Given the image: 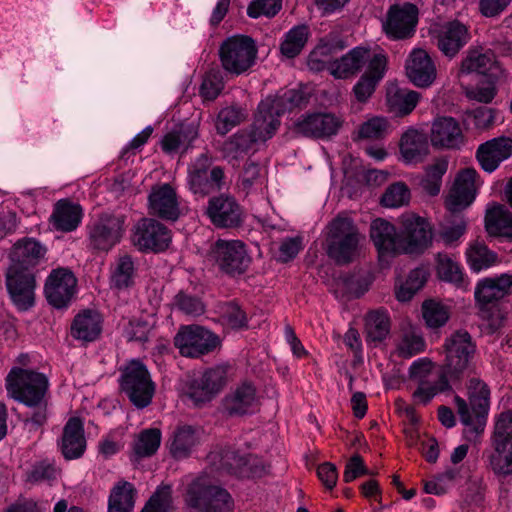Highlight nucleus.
Returning a JSON list of instances; mask_svg holds the SVG:
<instances>
[{"label":"nucleus","mask_w":512,"mask_h":512,"mask_svg":"<svg viewBox=\"0 0 512 512\" xmlns=\"http://www.w3.org/2000/svg\"><path fill=\"white\" fill-rule=\"evenodd\" d=\"M5 284L12 303L20 311L30 309L35 303V272L8 267Z\"/></svg>","instance_id":"f3484780"},{"label":"nucleus","mask_w":512,"mask_h":512,"mask_svg":"<svg viewBox=\"0 0 512 512\" xmlns=\"http://www.w3.org/2000/svg\"><path fill=\"white\" fill-rule=\"evenodd\" d=\"M425 348L424 339L421 336L413 333H407L403 336L401 342L398 345V354L403 358H410Z\"/></svg>","instance_id":"69168bd1"},{"label":"nucleus","mask_w":512,"mask_h":512,"mask_svg":"<svg viewBox=\"0 0 512 512\" xmlns=\"http://www.w3.org/2000/svg\"><path fill=\"white\" fill-rule=\"evenodd\" d=\"M244 453L232 447L223 449L219 454L220 468L228 473L237 476V474H247V470L240 468Z\"/></svg>","instance_id":"052dcab7"},{"label":"nucleus","mask_w":512,"mask_h":512,"mask_svg":"<svg viewBox=\"0 0 512 512\" xmlns=\"http://www.w3.org/2000/svg\"><path fill=\"white\" fill-rule=\"evenodd\" d=\"M46 248L33 238H23L12 248L9 267L35 272L36 266L44 259Z\"/></svg>","instance_id":"a878e982"},{"label":"nucleus","mask_w":512,"mask_h":512,"mask_svg":"<svg viewBox=\"0 0 512 512\" xmlns=\"http://www.w3.org/2000/svg\"><path fill=\"white\" fill-rule=\"evenodd\" d=\"M102 320L98 312L94 310H84L78 313L70 328L71 336L82 342H93L101 334Z\"/></svg>","instance_id":"c9c22d12"},{"label":"nucleus","mask_w":512,"mask_h":512,"mask_svg":"<svg viewBox=\"0 0 512 512\" xmlns=\"http://www.w3.org/2000/svg\"><path fill=\"white\" fill-rule=\"evenodd\" d=\"M174 345L184 357L198 358L213 352L220 338L199 325L181 326L174 337Z\"/></svg>","instance_id":"9b49d317"},{"label":"nucleus","mask_w":512,"mask_h":512,"mask_svg":"<svg viewBox=\"0 0 512 512\" xmlns=\"http://www.w3.org/2000/svg\"><path fill=\"white\" fill-rule=\"evenodd\" d=\"M409 79L418 87L430 86L436 78V67L428 52L414 49L406 66Z\"/></svg>","instance_id":"2f4dec72"},{"label":"nucleus","mask_w":512,"mask_h":512,"mask_svg":"<svg viewBox=\"0 0 512 512\" xmlns=\"http://www.w3.org/2000/svg\"><path fill=\"white\" fill-rule=\"evenodd\" d=\"M389 111L396 116H406L417 106L420 94L416 91L398 86H390L386 94Z\"/></svg>","instance_id":"ea45409f"},{"label":"nucleus","mask_w":512,"mask_h":512,"mask_svg":"<svg viewBox=\"0 0 512 512\" xmlns=\"http://www.w3.org/2000/svg\"><path fill=\"white\" fill-rule=\"evenodd\" d=\"M137 267L132 256L120 255L110 269V287L118 291H126L136 283Z\"/></svg>","instance_id":"58836bf2"},{"label":"nucleus","mask_w":512,"mask_h":512,"mask_svg":"<svg viewBox=\"0 0 512 512\" xmlns=\"http://www.w3.org/2000/svg\"><path fill=\"white\" fill-rule=\"evenodd\" d=\"M400 153L405 164L422 162L429 154L427 135L417 129L410 128L400 139Z\"/></svg>","instance_id":"72a5a7b5"},{"label":"nucleus","mask_w":512,"mask_h":512,"mask_svg":"<svg viewBox=\"0 0 512 512\" xmlns=\"http://www.w3.org/2000/svg\"><path fill=\"white\" fill-rule=\"evenodd\" d=\"M77 279L71 270L57 268L47 277L44 293L50 305L57 309L67 307L76 293Z\"/></svg>","instance_id":"a211bd4d"},{"label":"nucleus","mask_w":512,"mask_h":512,"mask_svg":"<svg viewBox=\"0 0 512 512\" xmlns=\"http://www.w3.org/2000/svg\"><path fill=\"white\" fill-rule=\"evenodd\" d=\"M277 131V123L269 120L260 113L257 108L252 128L250 131L241 130L234 134L226 143L225 151L232 154L234 158L254 149L259 142L270 139Z\"/></svg>","instance_id":"ddd939ff"},{"label":"nucleus","mask_w":512,"mask_h":512,"mask_svg":"<svg viewBox=\"0 0 512 512\" xmlns=\"http://www.w3.org/2000/svg\"><path fill=\"white\" fill-rule=\"evenodd\" d=\"M388 129V120L385 117L375 116L360 126L359 137L364 139H380L387 134Z\"/></svg>","instance_id":"bf43d9fd"},{"label":"nucleus","mask_w":512,"mask_h":512,"mask_svg":"<svg viewBox=\"0 0 512 512\" xmlns=\"http://www.w3.org/2000/svg\"><path fill=\"white\" fill-rule=\"evenodd\" d=\"M363 239L358 227L348 217H336L329 224L327 255L338 265L353 262L360 254Z\"/></svg>","instance_id":"20e7f679"},{"label":"nucleus","mask_w":512,"mask_h":512,"mask_svg":"<svg viewBox=\"0 0 512 512\" xmlns=\"http://www.w3.org/2000/svg\"><path fill=\"white\" fill-rule=\"evenodd\" d=\"M369 59V48L358 46L351 49L340 59L329 63V70L336 78H348L358 73Z\"/></svg>","instance_id":"e433bc0d"},{"label":"nucleus","mask_w":512,"mask_h":512,"mask_svg":"<svg viewBox=\"0 0 512 512\" xmlns=\"http://www.w3.org/2000/svg\"><path fill=\"white\" fill-rule=\"evenodd\" d=\"M432 243V230L429 223L419 216L403 219V231L400 239L401 252L420 254Z\"/></svg>","instance_id":"aec40b11"},{"label":"nucleus","mask_w":512,"mask_h":512,"mask_svg":"<svg viewBox=\"0 0 512 512\" xmlns=\"http://www.w3.org/2000/svg\"><path fill=\"white\" fill-rule=\"evenodd\" d=\"M443 374L451 382H459L470 370L476 354V344L465 330L453 332L444 342Z\"/></svg>","instance_id":"39448f33"},{"label":"nucleus","mask_w":512,"mask_h":512,"mask_svg":"<svg viewBox=\"0 0 512 512\" xmlns=\"http://www.w3.org/2000/svg\"><path fill=\"white\" fill-rule=\"evenodd\" d=\"M390 331V320L386 310H375L367 314V337L374 342H380L386 338Z\"/></svg>","instance_id":"603ef678"},{"label":"nucleus","mask_w":512,"mask_h":512,"mask_svg":"<svg viewBox=\"0 0 512 512\" xmlns=\"http://www.w3.org/2000/svg\"><path fill=\"white\" fill-rule=\"evenodd\" d=\"M422 312L426 324L432 328H439L445 325L449 319L447 309L433 300L425 301L423 303Z\"/></svg>","instance_id":"13d9d810"},{"label":"nucleus","mask_w":512,"mask_h":512,"mask_svg":"<svg viewBox=\"0 0 512 512\" xmlns=\"http://www.w3.org/2000/svg\"><path fill=\"white\" fill-rule=\"evenodd\" d=\"M150 332L149 324L140 319L130 320L125 328V336L128 341L146 342Z\"/></svg>","instance_id":"774afa93"},{"label":"nucleus","mask_w":512,"mask_h":512,"mask_svg":"<svg viewBox=\"0 0 512 512\" xmlns=\"http://www.w3.org/2000/svg\"><path fill=\"white\" fill-rule=\"evenodd\" d=\"M341 126V121L331 113H314L297 121L298 133L313 138H325L335 135Z\"/></svg>","instance_id":"c756f323"},{"label":"nucleus","mask_w":512,"mask_h":512,"mask_svg":"<svg viewBox=\"0 0 512 512\" xmlns=\"http://www.w3.org/2000/svg\"><path fill=\"white\" fill-rule=\"evenodd\" d=\"M137 491L128 481H118L111 489L108 499V512H132Z\"/></svg>","instance_id":"37998d69"},{"label":"nucleus","mask_w":512,"mask_h":512,"mask_svg":"<svg viewBox=\"0 0 512 512\" xmlns=\"http://www.w3.org/2000/svg\"><path fill=\"white\" fill-rule=\"evenodd\" d=\"M205 214L219 229H236L243 225L245 213L242 206L231 195L220 194L208 200Z\"/></svg>","instance_id":"dca6fc26"},{"label":"nucleus","mask_w":512,"mask_h":512,"mask_svg":"<svg viewBox=\"0 0 512 512\" xmlns=\"http://www.w3.org/2000/svg\"><path fill=\"white\" fill-rule=\"evenodd\" d=\"M162 433L158 428H148L136 435L132 450L137 458H147L154 455L160 447Z\"/></svg>","instance_id":"8fccbe9b"},{"label":"nucleus","mask_w":512,"mask_h":512,"mask_svg":"<svg viewBox=\"0 0 512 512\" xmlns=\"http://www.w3.org/2000/svg\"><path fill=\"white\" fill-rule=\"evenodd\" d=\"M189 512H233L234 501L224 488L215 485L207 475L194 478L183 494Z\"/></svg>","instance_id":"7ed1b4c3"},{"label":"nucleus","mask_w":512,"mask_h":512,"mask_svg":"<svg viewBox=\"0 0 512 512\" xmlns=\"http://www.w3.org/2000/svg\"><path fill=\"white\" fill-rule=\"evenodd\" d=\"M370 238L377 249L380 262L388 263L390 258L401 253L400 240L394 225L382 218L372 221Z\"/></svg>","instance_id":"412c9836"},{"label":"nucleus","mask_w":512,"mask_h":512,"mask_svg":"<svg viewBox=\"0 0 512 512\" xmlns=\"http://www.w3.org/2000/svg\"><path fill=\"white\" fill-rule=\"evenodd\" d=\"M175 305L180 311L188 316H200L205 311V306L198 297L188 295L183 292H180L175 296Z\"/></svg>","instance_id":"e2e57ef3"},{"label":"nucleus","mask_w":512,"mask_h":512,"mask_svg":"<svg viewBox=\"0 0 512 512\" xmlns=\"http://www.w3.org/2000/svg\"><path fill=\"white\" fill-rule=\"evenodd\" d=\"M59 449L66 460L80 458L86 450L84 425L79 417H71L63 427Z\"/></svg>","instance_id":"c85d7f7f"},{"label":"nucleus","mask_w":512,"mask_h":512,"mask_svg":"<svg viewBox=\"0 0 512 512\" xmlns=\"http://www.w3.org/2000/svg\"><path fill=\"white\" fill-rule=\"evenodd\" d=\"M476 175V171L470 168L459 172L446 199V207L450 212H458L473 202L476 194Z\"/></svg>","instance_id":"393cba45"},{"label":"nucleus","mask_w":512,"mask_h":512,"mask_svg":"<svg viewBox=\"0 0 512 512\" xmlns=\"http://www.w3.org/2000/svg\"><path fill=\"white\" fill-rule=\"evenodd\" d=\"M430 141L434 148L459 149L464 142V136L454 118L439 117L432 123Z\"/></svg>","instance_id":"cd10ccee"},{"label":"nucleus","mask_w":512,"mask_h":512,"mask_svg":"<svg viewBox=\"0 0 512 512\" xmlns=\"http://www.w3.org/2000/svg\"><path fill=\"white\" fill-rule=\"evenodd\" d=\"M149 213L162 220L175 222L180 205L175 190L167 183L152 188L148 197Z\"/></svg>","instance_id":"4be33fe9"},{"label":"nucleus","mask_w":512,"mask_h":512,"mask_svg":"<svg viewBox=\"0 0 512 512\" xmlns=\"http://www.w3.org/2000/svg\"><path fill=\"white\" fill-rule=\"evenodd\" d=\"M257 390L251 382H243L223 399V409L229 416H244L258 410Z\"/></svg>","instance_id":"b1692460"},{"label":"nucleus","mask_w":512,"mask_h":512,"mask_svg":"<svg viewBox=\"0 0 512 512\" xmlns=\"http://www.w3.org/2000/svg\"><path fill=\"white\" fill-rule=\"evenodd\" d=\"M245 119L244 111L235 106L221 109L216 120V130L219 134L225 135L232 128L239 125Z\"/></svg>","instance_id":"5fc2aeb1"},{"label":"nucleus","mask_w":512,"mask_h":512,"mask_svg":"<svg viewBox=\"0 0 512 512\" xmlns=\"http://www.w3.org/2000/svg\"><path fill=\"white\" fill-rule=\"evenodd\" d=\"M450 379L443 373L439 376L436 384H427L425 381L420 382L419 387L413 392L415 402L426 405L438 393L444 392L450 388Z\"/></svg>","instance_id":"6e6d98bb"},{"label":"nucleus","mask_w":512,"mask_h":512,"mask_svg":"<svg viewBox=\"0 0 512 512\" xmlns=\"http://www.w3.org/2000/svg\"><path fill=\"white\" fill-rule=\"evenodd\" d=\"M410 191L408 187L402 183L397 182L390 185L381 198V204L389 208H397L409 202Z\"/></svg>","instance_id":"4d7b16f0"},{"label":"nucleus","mask_w":512,"mask_h":512,"mask_svg":"<svg viewBox=\"0 0 512 512\" xmlns=\"http://www.w3.org/2000/svg\"><path fill=\"white\" fill-rule=\"evenodd\" d=\"M56 474V469L52 464L41 461L34 464L26 473V481L30 483L51 481L56 478Z\"/></svg>","instance_id":"338daca9"},{"label":"nucleus","mask_w":512,"mask_h":512,"mask_svg":"<svg viewBox=\"0 0 512 512\" xmlns=\"http://www.w3.org/2000/svg\"><path fill=\"white\" fill-rule=\"evenodd\" d=\"M512 155V139L499 137L481 144L476 152L477 160L486 172H493L499 164Z\"/></svg>","instance_id":"7c9ffc66"},{"label":"nucleus","mask_w":512,"mask_h":512,"mask_svg":"<svg viewBox=\"0 0 512 512\" xmlns=\"http://www.w3.org/2000/svg\"><path fill=\"white\" fill-rule=\"evenodd\" d=\"M469 404L460 396L454 402L461 423L465 426L463 435L469 442L476 443L483 434L490 408V389L478 377H471L467 383Z\"/></svg>","instance_id":"f03ea898"},{"label":"nucleus","mask_w":512,"mask_h":512,"mask_svg":"<svg viewBox=\"0 0 512 512\" xmlns=\"http://www.w3.org/2000/svg\"><path fill=\"white\" fill-rule=\"evenodd\" d=\"M126 216L102 213L88 226V248L94 252H109L120 243L125 233Z\"/></svg>","instance_id":"9d476101"},{"label":"nucleus","mask_w":512,"mask_h":512,"mask_svg":"<svg viewBox=\"0 0 512 512\" xmlns=\"http://www.w3.org/2000/svg\"><path fill=\"white\" fill-rule=\"evenodd\" d=\"M429 273L424 267H417L410 271L406 281L396 292V297L401 302L409 301L426 283Z\"/></svg>","instance_id":"864d4df0"},{"label":"nucleus","mask_w":512,"mask_h":512,"mask_svg":"<svg viewBox=\"0 0 512 512\" xmlns=\"http://www.w3.org/2000/svg\"><path fill=\"white\" fill-rule=\"evenodd\" d=\"M512 275L503 273L496 277H486L478 281L475 287V300L481 309L489 304L497 303L510 292Z\"/></svg>","instance_id":"bb28decb"},{"label":"nucleus","mask_w":512,"mask_h":512,"mask_svg":"<svg viewBox=\"0 0 512 512\" xmlns=\"http://www.w3.org/2000/svg\"><path fill=\"white\" fill-rule=\"evenodd\" d=\"M81 219V206L67 199H61L54 205L53 213L50 216V223L57 231L71 232L79 226Z\"/></svg>","instance_id":"4c0bfd02"},{"label":"nucleus","mask_w":512,"mask_h":512,"mask_svg":"<svg viewBox=\"0 0 512 512\" xmlns=\"http://www.w3.org/2000/svg\"><path fill=\"white\" fill-rule=\"evenodd\" d=\"M132 244L141 252H162L171 242V232L154 218H141L131 235Z\"/></svg>","instance_id":"4468645a"},{"label":"nucleus","mask_w":512,"mask_h":512,"mask_svg":"<svg viewBox=\"0 0 512 512\" xmlns=\"http://www.w3.org/2000/svg\"><path fill=\"white\" fill-rule=\"evenodd\" d=\"M419 9L415 4L403 2L391 5L383 22V30L393 40L411 38L418 24Z\"/></svg>","instance_id":"2eb2a0df"},{"label":"nucleus","mask_w":512,"mask_h":512,"mask_svg":"<svg viewBox=\"0 0 512 512\" xmlns=\"http://www.w3.org/2000/svg\"><path fill=\"white\" fill-rule=\"evenodd\" d=\"M227 371L223 366L206 370L201 376L190 381L187 395L196 406L209 402L225 386Z\"/></svg>","instance_id":"6ab92c4d"},{"label":"nucleus","mask_w":512,"mask_h":512,"mask_svg":"<svg viewBox=\"0 0 512 512\" xmlns=\"http://www.w3.org/2000/svg\"><path fill=\"white\" fill-rule=\"evenodd\" d=\"M198 444L197 430L190 425H178L167 441L169 452L176 460L189 457Z\"/></svg>","instance_id":"f704fd0d"},{"label":"nucleus","mask_w":512,"mask_h":512,"mask_svg":"<svg viewBox=\"0 0 512 512\" xmlns=\"http://www.w3.org/2000/svg\"><path fill=\"white\" fill-rule=\"evenodd\" d=\"M309 37L307 25H297L285 33L280 43V52L288 59L298 56L305 47Z\"/></svg>","instance_id":"de8ad7c7"},{"label":"nucleus","mask_w":512,"mask_h":512,"mask_svg":"<svg viewBox=\"0 0 512 512\" xmlns=\"http://www.w3.org/2000/svg\"><path fill=\"white\" fill-rule=\"evenodd\" d=\"M224 178L220 166L212 167V157L208 153H202L188 168L190 190L201 196L220 191L224 186Z\"/></svg>","instance_id":"f8f14e48"},{"label":"nucleus","mask_w":512,"mask_h":512,"mask_svg":"<svg viewBox=\"0 0 512 512\" xmlns=\"http://www.w3.org/2000/svg\"><path fill=\"white\" fill-rule=\"evenodd\" d=\"M436 269L439 278L453 283L459 288L466 287V281L460 265L447 253H438L436 256Z\"/></svg>","instance_id":"3c124183"},{"label":"nucleus","mask_w":512,"mask_h":512,"mask_svg":"<svg viewBox=\"0 0 512 512\" xmlns=\"http://www.w3.org/2000/svg\"><path fill=\"white\" fill-rule=\"evenodd\" d=\"M6 390L11 398L33 409L25 420L30 431L38 430L47 422L49 380L45 374L13 367L6 377Z\"/></svg>","instance_id":"f257e3e1"},{"label":"nucleus","mask_w":512,"mask_h":512,"mask_svg":"<svg viewBox=\"0 0 512 512\" xmlns=\"http://www.w3.org/2000/svg\"><path fill=\"white\" fill-rule=\"evenodd\" d=\"M281 8L282 0H254L249 4L247 14L254 19L262 15L274 17Z\"/></svg>","instance_id":"680f3d73"},{"label":"nucleus","mask_w":512,"mask_h":512,"mask_svg":"<svg viewBox=\"0 0 512 512\" xmlns=\"http://www.w3.org/2000/svg\"><path fill=\"white\" fill-rule=\"evenodd\" d=\"M172 502V488L170 485H161L152 494L145 507L154 512H167Z\"/></svg>","instance_id":"0e129e2a"},{"label":"nucleus","mask_w":512,"mask_h":512,"mask_svg":"<svg viewBox=\"0 0 512 512\" xmlns=\"http://www.w3.org/2000/svg\"><path fill=\"white\" fill-rule=\"evenodd\" d=\"M437 47L452 59L467 44L470 36L467 27L459 21L447 23L437 35Z\"/></svg>","instance_id":"473e14b6"},{"label":"nucleus","mask_w":512,"mask_h":512,"mask_svg":"<svg viewBox=\"0 0 512 512\" xmlns=\"http://www.w3.org/2000/svg\"><path fill=\"white\" fill-rule=\"evenodd\" d=\"M307 102L303 91L290 89L275 96H268L262 100L258 109L269 122L273 120L277 123V129L280 126L279 117L286 111H290L296 107H300Z\"/></svg>","instance_id":"5701e85b"},{"label":"nucleus","mask_w":512,"mask_h":512,"mask_svg":"<svg viewBox=\"0 0 512 512\" xmlns=\"http://www.w3.org/2000/svg\"><path fill=\"white\" fill-rule=\"evenodd\" d=\"M197 137L198 130L194 125H181L164 135L160 145L166 154H173L181 148L187 150Z\"/></svg>","instance_id":"c03bdc74"},{"label":"nucleus","mask_w":512,"mask_h":512,"mask_svg":"<svg viewBox=\"0 0 512 512\" xmlns=\"http://www.w3.org/2000/svg\"><path fill=\"white\" fill-rule=\"evenodd\" d=\"M449 166V159L446 156L435 158L431 164L425 167V174L420 185L430 196H436L440 193L443 176L446 174Z\"/></svg>","instance_id":"a18cd8bd"},{"label":"nucleus","mask_w":512,"mask_h":512,"mask_svg":"<svg viewBox=\"0 0 512 512\" xmlns=\"http://www.w3.org/2000/svg\"><path fill=\"white\" fill-rule=\"evenodd\" d=\"M466 230L467 221L464 216L451 212L439 225L437 241H441L447 247H456Z\"/></svg>","instance_id":"79ce46f5"},{"label":"nucleus","mask_w":512,"mask_h":512,"mask_svg":"<svg viewBox=\"0 0 512 512\" xmlns=\"http://www.w3.org/2000/svg\"><path fill=\"white\" fill-rule=\"evenodd\" d=\"M208 260L230 277L244 274L251 263L247 246L241 240L218 239L210 247Z\"/></svg>","instance_id":"6e6552de"},{"label":"nucleus","mask_w":512,"mask_h":512,"mask_svg":"<svg viewBox=\"0 0 512 512\" xmlns=\"http://www.w3.org/2000/svg\"><path fill=\"white\" fill-rule=\"evenodd\" d=\"M258 48L253 38L234 35L225 39L219 47L222 68L231 75L247 72L256 62Z\"/></svg>","instance_id":"0eeeda50"},{"label":"nucleus","mask_w":512,"mask_h":512,"mask_svg":"<svg viewBox=\"0 0 512 512\" xmlns=\"http://www.w3.org/2000/svg\"><path fill=\"white\" fill-rule=\"evenodd\" d=\"M467 263L473 272L486 270L497 263L498 256L486 244L475 241L466 250Z\"/></svg>","instance_id":"49530a36"},{"label":"nucleus","mask_w":512,"mask_h":512,"mask_svg":"<svg viewBox=\"0 0 512 512\" xmlns=\"http://www.w3.org/2000/svg\"><path fill=\"white\" fill-rule=\"evenodd\" d=\"M496 63L495 54L491 50H470L467 56L462 60L460 72H477L486 74Z\"/></svg>","instance_id":"09e8293b"},{"label":"nucleus","mask_w":512,"mask_h":512,"mask_svg":"<svg viewBox=\"0 0 512 512\" xmlns=\"http://www.w3.org/2000/svg\"><path fill=\"white\" fill-rule=\"evenodd\" d=\"M485 229L491 236L512 240V213L502 205L487 210Z\"/></svg>","instance_id":"a19ab883"},{"label":"nucleus","mask_w":512,"mask_h":512,"mask_svg":"<svg viewBox=\"0 0 512 512\" xmlns=\"http://www.w3.org/2000/svg\"><path fill=\"white\" fill-rule=\"evenodd\" d=\"M494 452L489 464L498 476L512 475V410L502 412L494 426L492 435Z\"/></svg>","instance_id":"1a4fd4ad"},{"label":"nucleus","mask_w":512,"mask_h":512,"mask_svg":"<svg viewBox=\"0 0 512 512\" xmlns=\"http://www.w3.org/2000/svg\"><path fill=\"white\" fill-rule=\"evenodd\" d=\"M120 371V388L130 402L138 409L149 406L155 393V384L147 367L140 360L133 359Z\"/></svg>","instance_id":"423d86ee"}]
</instances>
